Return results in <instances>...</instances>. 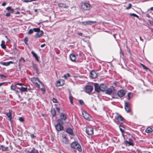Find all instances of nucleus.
Segmentation results:
<instances>
[{
  "mask_svg": "<svg viewBox=\"0 0 153 153\" xmlns=\"http://www.w3.org/2000/svg\"><path fill=\"white\" fill-rule=\"evenodd\" d=\"M143 68L146 70H149V69L145 65L143 66Z\"/></svg>",
  "mask_w": 153,
  "mask_h": 153,
  "instance_id": "52",
  "label": "nucleus"
},
{
  "mask_svg": "<svg viewBox=\"0 0 153 153\" xmlns=\"http://www.w3.org/2000/svg\"><path fill=\"white\" fill-rule=\"evenodd\" d=\"M71 147L74 149H76L79 152L82 151V149L80 144L76 142H72L71 145Z\"/></svg>",
  "mask_w": 153,
  "mask_h": 153,
  "instance_id": "3",
  "label": "nucleus"
},
{
  "mask_svg": "<svg viewBox=\"0 0 153 153\" xmlns=\"http://www.w3.org/2000/svg\"><path fill=\"white\" fill-rule=\"evenodd\" d=\"M79 56H81L82 55H81V53H80L79 54Z\"/></svg>",
  "mask_w": 153,
  "mask_h": 153,
  "instance_id": "64",
  "label": "nucleus"
},
{
  "mask_svg": "<svg viewBox=\"0 0 153 153\" xmlns=\"http://www.w3.org/2000/svg\"><path fill=\"white\" fill-rule=\"evenodd\" d=\"M45 44H42V45H41V48H43V47H45Z\"/></svg>",
  "mask_w": 153,
  "mask_h": 153,
  "instance_id": "58",
  "label": "nucleus"
},
{
  "mask_svg": "<svg viewBox=\"0 0 153 153\" xmlns=\"http://www.w3.org/2000/svg\"><path fill=\"white\" fill-rule=\"evenodd\" d=\"M60 119L58 120H61L62 121L63 120L65 121L66 119V115L64 113H62L60 115Z\"/></svg>",
  "mask_w": 153,
  "mask_h": 153,
  "instance_id": "17",
  "label": "nucleus"
},
{
  "mask_svg": "<svg viewBox=\"0 0 153 153\" xmlns=\"http://www.w3.org/2000/svg\"><path fill=\"white\" fill-rule=\"evenodd\" d=\"M82 8L85 10H88L91 8V6L88 3L84 2L82 4Z\"/></svg>",
  "mask_w": 153,
  "mask_h": 153,
  "instance_id": "7",
  "label": "nucleus"
},
{
  "mask_svg": "<svg viewBox=\"0 0 153 153\" xmlns=\"http://www.w3.org/2000/svg\"><path fill=\"white\" fill-rule=\"evenodd\" d=\"M6 10H8V12L11 13H13L14 12V9L12 8L10 6H9L6 8Z\"/></svg>",
  "mask_w": 153,
  "mask_h": 153,
  "instance_id": "23",
  "label": "nucleus"
},
{
  "mask_svg": "<svg viewBox=\"0 0 153 153\" xmlns=\"http://www.w3.org/2000/svg\"><path fill=\"white\" fill-rule=\"evenodd\" d=\"M1 147L2 148V150L4 151H8L9 148L7 147H5L3 145H1Z\"/></svg>",
  "mask_w": 153,
  "mask_h": 153,
  "instance_id": "31",
  "label": "nucleus"
},
{
  "mask_svg": "<svg viewBox=\"0 0 153 153\" xmlns=\"http://www.w3.org/2000/svg\"><path fill=\"white\" fill-rule=\"evenodd\" d=\"M93 129L91 127H87L86 129V132L87 134L89 135H92L93 133Z\"/></svg>",
  "mask_w": 153,
  "mask_h": 153,
  "instance_id": "8",
  "label": "nucleus"
},
{
  "mask_svg": "<svg viewBox=\"0 0 153 153\" xmlns=\"http://www.w3.org/2000/svg\"><path fill=\"white\" fill-rule=\"evenodd\" d=\"M150 9L151 10H153V7H151L150 8Z\"/></svg>",
  "mask_w": 153,
  "mask_h": 153,
  "instance_id": "63",
  "label": "nucleus"
},
{
  "mask_svg": "<svg viewBox=\"0 0 153 153\" xmlns=\"http://www.w3.org/2000/svg\"><path fill=\"white\" fill-rule=\"evenodd\" d=\"M19 89L21 92H27V88L26 87H21L19 88Z\"/></svg>",
  "mask_w": 153,
  "mask_h": 153,
  "instance_id": "22",
  "label": "nucleus"
},
{
  "mask_svg": "<svg viewBox=\"0 0 153 153\" xmlns=\"http://www.w3.org/2000/svg\"><path fill=\"white\" fill-rule=\"evenodd\" d=\"M70 76V75L69 73H67L66 74L64 75V77L66 79H67L68 77H69Z\"/></svg>",
  "mask_w": 153,
  "mask_h": 153,
  "instance_id": "35",
  "label": "nucleus"
},
{
  "mask_svg": "<svg viewBox=\"0 0 153 153\" xmlns=\"http://www.w3.org/2000/svg\"><path fill=\"white\" fill-rule=\"evenodd\" d=\"M11 89L13 91H16V89L15 88V87L13 85H12L11 86Z\"/></svg>",
  "mask_w": 153,
  "mask_h": 153,
  "instance_id": "46",
  "label": "nucleus"
},
{
  "mask_svg": "<svg viewBox=\"0 0 153 153\" xmlns=\"http://www.w3.org/2000/svg\"><path fill=\"white\" fill-rule=\"evenodd\" d=\"M89 76L92 78L95 79L97 76V74L93 70L90 73Z\"/></svg>",
  "mask_w": 153,
  "mask_h": 153,
  "instance_id": "12",
  "label": "nucleus"
},
{
  "mask_svg": "<svg viewBox=\"0 0 153 153\" xmlns=\"http://www.w3.org/2000/svg\"><path fill=\"white\" fill-rule=\"evenodd\" d=\"M20 12L19 11H17V12L16 13H15L14 14H20Z\"/></svg>",
  "mask_w": 153,
  "mask_h": 153,
  "instance_id": "60",
  "label": "nucleus"
},
{
  "mask_svg": "<svg viewBox=\"0 0 153 153\" xmlns=\"http://www.w3.org/2000/svg\"><path fill=\"white\" fill-rule=\"evenodd\" d=\"M33 31H34L35 32H37L39 31L40 30V29L39 28H34L33 29Z\"/></svg>",
  "mask_w": 153,
  "mask_h": 153,
  "instance_id": "38",
  "label": "nucleus"
},
{
  "mask_svg": "<svg viewBox=\"0 0 153 153\" xmlns=\"http://www.w3.org/2000/svg\"><path fill=\"white\" fill-rule=\"evenodd\" d=\"M153 131L152 129L150 128L149 127L146 128L145 130V132L147 133H149Z\"/></svg>",
  "mask_w": 153,
  "mask_h": 153,
  "instance_id": "32",
  "label": "nucleus"
},
{
  "mask_svg": "<svg viewBox=\"0 0 153 153\" xmlns=\"http://www.w3.org/2000/svg\"><path fill=\"white\" fill-rule=\"evenodd\" d=\"M25 62V60L23 57H21L19 60V65L21 64H22V63H24Z\"/></svg>",
  "mask_w": 153,
  "mask_h": 153,
  "instance_id": "27",
  "label": "nucleus"
},
{
  "mask_svg": "<svg viewBox=\"0 0 153 153\" xmlns=\"http://www.w3.org/2000/svg\"><path fill=\"white\" fill-rule=\"evenodd\" d=\"M0 76L1 79L5 78L6 77V76L3 74H1L0 75Z\"/></svg>",
  "mask_w": 153,
  "mask_h": 153,
  "instance_id": "48",
  "label": "nucleus"
},
{
  "mask_svg": "<svg viewBox=\"0 0 153 153\" xmlns=\"http://www.w3.org/2000/svg\"><path fill=\"white\" fill-rule=\"evenodd\" d=\"M79 102L81 105H83L84 104L83 100H79Z\"/></svg>",
  "mask_w": 153,
  "mask_h": 153,
  "instance_id": "44",
  "label": "nucleus"
},
{
  "mask_svg": "<svg viewBox=\"0 0 153 153\" xmlns=\"http://www.w3.org/2000/svg\"><path fill=\"white\" fill-rule=\"evenodd\" d=\"M31 81L33 83H34L35 82H36V81H38L40 84H42V86H43V83L40 81L39 79L37 77H33L31 78Z\"/></svg>",
  "mask_w": 153,
  "mask_h": 153,
  "instance_id": "11",
  "label": "nucleus"
},
{
  "mask_svg": "<svg viewBox=\"0 0 153 153\" xmlns=\"http://www.w3.org/2000/svg\"><path fill=\"white\" fill-rule=\"evenodd\" d=\"M6 4V3L5 2H4L2 4V6H5Z\"/></svg>",
  "mask_w": 153,
  "mask_h": 153,
  "instance_id": "57",
  "label": "nucleus"
},
{
  "mask_svg": "<svg viewBox=\"0 0 153 153\" xmlns=\"http://www.w3.org/2000/svg\"><path fill=\"white\" fill-rule=\"evenodd\" d=\"M33 68L35 69L36 73H38L39 72V69L37 65L35 64H33Z\"/></svg>",
  "mask_w": 153,
  "mask_h": 153,
  "instance_id": "24",
  "label": "nucleus"
},
{
  "mask_svg": "<svg viewBox=\"0 0 153 153\" xmlns=\"http://www.w3.org/2000/svg\"><path fill=\"white\" fill-rule=\"evenodd\" d=\"M66 131L67 133L71 135L74 134L73 130L70 128H67L66 129Z\"/></svg>",
  "mask_w": 153,
  "mask_h": 153,
  "instance_id": "16",
  "label": "nucleus"
},
{
  "mask_svg": "<svg viewBox=\"0 0 153 153\" xmlns=\"http://www.w3.org/2000/svg\"><path fill=\"white\" fill-rule=\"evenodd\" d=\"M73 97L72 96H70L69 97V98L70 101L71 103L72 104H73Z\"/></svg>",
  "mask_w": 153,
  "mask_h": 153,
  "instance_id": "42",
  "label": "nucleus"
},
{
  "mask_svg": "<svg viewBox=\"0 0 153 153\" xmlns=\"http://www.w3.org/2000/svg\"><path fill=\"white\" fill-rule=\"evenodd\" d=\"M129 15L130 16H133L134 17H136L137 18H139V17L138 15H137L136 14H134V13H131L129 14Z\"/></svg>",
  "mask_w": 153,
  "mask_h": 153,
  "instance_id": "37",
  "label": "nucleus"
},
{
  "mask_svg": "<svg viewBox=\"0 0 153 153\" xmlns=\"http://www.w3.org/2000/svg\"><path fill=\"white\" fill-rule=\"evenodd\" d=\"M128 5H129L126 8V10L129 9L131 8V7L132 5L131 4L129 3V4Z\"/></svg>",
  "mask_w": 153,
  "mask_h": 153,
  "instance_id": "45",
  "label": "nucleus"
},
{
  "mask_svg": "<svg viewBox=\"0 0 153 153\" xmlns=\"http://www.w3.org/2000/svg\"><path fill=\"white\" fill-rule=\"evenodd\" d=\"M62 141L63 143H64L66 144L68 143V139L66 137V135L65 134H63L62 136Z\"/></svg>",
  "mask_w": 153,
  "mask_h": 153,
  "instance_id": "15",
  "label": "nucleus"
},
{
  "mask_svg": "<svg viewBox=\"0 0 153 153\" xmlns=\"http://www.w3.org/2000/svg\"><path fill=\"white\" fill-rule=\"evenodd\" d=\"M33 29H30L29 30V31L28 32V34H31L33 33Z\"/></svg>",
  "mask_w": 153,
  "mask_h": 153,
  "instance_id": "39",
  "label": "nucleus"
},
{
  "mask_svg": "<svg viewBox=\"0 0 153 153\" xmlns=\"http://www.w3.org/2000/svg\"><path fill=\"white\" fill-rule=\"evenodd\" d=\"M22 1L25 2H31L33 1H35V0H22Z\"/></svg>",
  "mask_w": 153,
  "mask_h": 153,
  "instance_id": "41",
  "label": "nucleus"
},
{
  "mask_svg": "<svg viewBox=\"0 0 153 153\" xmlns=\"http://www.w3.org/2000/svg\"><path fill=\"white\" fill-rule=\"evenodd\" d=\"M5 42L2 40L1 41V48L3 49H5L6 48V45L5 44Z\"/></svg>",
  "mask_w": 153,
  "mask_h": 153,
  "instance_id": "28",
  "label": "nucleus"
},
{
  "mask_svg": "<svg viewBox=\"0 0 153 153\" xmlns=\"http://www.w3.org/2000/svg\"><path fill=\"white\" fill-rule=\"evenodd\" d=\"M10 13H9V12H8L7 13H6V15H5V16L7 17H9L10 16Z\"/></svg>",
  "mask_w": 153,
  "mask_h": 153,
  "instance_id": "49",
  "label": "nucleus"
},
{
  "mask_svg": "<svg viewBox=\"0 0 153 153\" xmlns=\"http://www.w3.org/2000/svg\"><path fill=\"white\" fill-rule=\"evenodd\" d=\"M117 115L115 117V118L116 119L117 122L121 124H122L125 122L124 118L120 114L116 113Z\"/></svg>",
  "mask_w": 153,
  "mask_h": 153,
  "instance_id": "4",
  "label": "nucleus"
},
{
  "mask_svg": "<svg viewBox=\"0 0 153 153\" xmlns=\"http://www.w3.org/2000/svg\"><path fill=\"white\" fill-rule=\"evenodd\" d=\"M70 58L71 61L75 62L76 60V57L75 55L73 54H71L70 55Z\"/></svg>",
  "mask_w": 153,
  "mask_h": 153,
  "instance_id": "21",
  "label": "nucleus"
},
{
  "mask_svg": "<svg viewBox=\"0 0 153 153\" xmlns=\"http://www.w3.org/2000/svg\"><path fill=\"white\" fill-rule=\"evenodd\" d=\"M6 114L9 118V120H11L12 119L11 111H10L9 112L6 113Z\"/></svg>",
  "mask_w": 153,
  "mask_h": 153,
  "instance_id": "25",
  "label": "nucleus"
},
{
  "mask_svg": "<svg viewBox=\"0 0 153 153\" xmlns=\"http://www.w3.org/2000/svg\"><path fill=\"white\" fill-rule=\"evenodd\" d=\"M53 102L55 103L57 101L54 98H53Z\"/></svg>",
  "mask_w": 153,
  "mask_h": 153,
  "instance_id": "53",
  "label": "nucleus"
},
{
  "mask_svg": "<svg viewBox=\"0 0 153 153\" xmlns=\"http://www.w3.org/2000/svg\"><path fill=\"white\" fill-rule=\"evenodd\" d=\"M17 85H16V84H15L14 85V86L15 87V89L16 88H17L18 89H19L20 87L17 86Z\"/></svg>",
  "mask_w": 153,
  "mask_h": 153,
  "instance_id": "50",
  "label": "nucleus"
},
{
  "mask_svg": "<svg viewBox=\"0 0 153 153\" xmlns=\"http://www.w3.org/2000/svg\"><path fill=\"white\" fill-rule=\"evenodd\" d=\"M43 32L42 30H40L34 36L35 38H39L40 37L43 35Z\"/></svg>",
  "mask_w": 153,
  "mask_h": 153,
  "instance_id": "14",
  "label": "nucleus"
},
{
  "mask_svg": "<svg viewBox=\"0 0 153 153\" xmlns=\"http://www.w3.org/2000/svg\"><path fill=\"white\" fill-rule=\"evenodd\" d=\"M51 113L53 117L56 116V112L55 109L53 108H52L51 110Z\"/></svg>",
  "mask_w": 153,
  "mask_h": 153,
  "instance_id": "20",
  "label": "nucleus"
},
{
  "mask_svg": "<svg viewBox=\"0 0 153 153\" xmlns=\"http://www.w3.org/2000/svg\"><path fill=\"white\" fill-rule=\"evenodd\" d=\"M19 120L21 122H23L24 121V120L23 118L20 117L19 118Z\"/></svg>",
  "mask_w": 153,
  "mask_h": 153,
  "instance_id": "47",
  "label": "nucleus"
},
{
  "mask_svg": "<svg viewBox=\"0 0 153 153\" xmlns=\"http://www.w3.org/2000/svg\"><path fill=\"white\" fill-rule=\"evenodd\" d=\"M58 6L59 7H64L65 8H67L69 6L68 5H67L63 3H58Z\"/></svg>",
  "mask_w": 153,
  "mask_h": 153,
  "instance_id": "19",
  "label": "nucleus"
},
{
  "mask_svg": "<svg viewBox=\"0 0 153 153\" xmlns=\"http://www.w3.org/2000/svg\"><path fill=\"white\" fill-rule=\"evenodd\" d=\"M120 130L122 132H123L124 131V130L122 128H124L121 126H119Z\"/></svg>",
  "mask_w": 153,
  "mask_h": 153,
  "instance_id": "40",
  "label": "nucleus"
},
{
  "mask_svg": "<svg viewBox=\"0 0 153 153\" xmlns=\"http://www.w3.org/2000/svg\"><path fill=\"white\" fill-rule=\"evenodd\" d=\"M16 85H19L21 86L23 85V84L22 83H18L16 84Z\"/></svg>",
  "mask_w": 153,
  "mask_h": 153,
  "instance_id": "56",
  "label": "nucleus"
},
{
  "mask_svg": "<svg viewBox=\"0 0 153 153\" xmlns=\"http://www.w3.org/2000/svg\"><path fill=\"white\" fill-rule=\"evenodd\" d=\"M78 34L79 35L81 36L82 35V33H78Z\"/></svg>",
  "mask_w": 153,
  "mask_h": 153,
  "instance_id": "59",
  "label": "nucleus"
},
{
  "mask_svg": "<svg viewBox=\"0 0 153 153\" xmlns=\"http://www.w3.org/2000/svg\"><path fill=\"white\" fill-rule=\"evenodd\" d=\"M132 94L131 92H129L127 96L128 97V99H130L131 97L132 96Z\"/></svg>",
  "mask_w": 153,
  "mask_h": 153,
  "instance_id": "34",
  "label": "nucleus"
},
{
  "mask_svg": "<svg viewBox=\"0 0 153 153\" xmlns=\"http://www.w3.org/2000/svg\"><path fill=\"white\" fill-rule=\"evenodd\" d=\"M5 82H3L0 83V86H1L5 84Z\"/></svg>",
  "mask_w": 153,
  "mask_h": 153,
  "instance_id": "54",
  "label": "nucleus"
},
{
  "mask_svg": "<svg viewBox=\"0 0 153 153\" xmlns=\"http://www.w3.org/2000/svg\"><path fill=\"white\" fill-rule=\"evenodd\" d=\"M60 82L59 80H58L56 84V86L57 87H59L60 86H62V85H61L60 84Z\"/></svg>",
  "mask_w": 153,
  "mask_h": 153,
  "instance_id": "36",
  "label": "nucleus"
},
{
  "mask_svg": "<svg viewBox=\"0 0 153 153\" xmlns=\"http://www.w3.org/2000/svg\"><path fill=\"white\" fill-rule=\"evenodd\" d=\"M57 123L55 126V128L58 131H62L63 129V125L64 123L61 120H58L57 121Z\"/></svg>",
  "mask_w": 153,
  "mask_h": 153,
  "instance_id": "2",
  "label": "nucleus"
},
{
  "mask_svg": "<svg viewBox=\"0 0 153 153\" xmlns=\"http://www.w3.org/2000/svg\"><path fill=\"white\" fill-rule=\"evenodd\" d=\"M31 53L33 55V56L35 58L37 61H39V59L38 56L36 54V53L33 51H32L31 52Z\"/></svg>",
  "mask_w": 153,
  "mask_h": 153,
  "instance_id": "26",
  "label": "nucleus"
},
{
  "mask_svg": "<svg viewBox=\"0 0 153 153\" xmlns=\"http://www.w3.org/2000/svg\"><path fill=\"white\" fill-rule=\"evenodd\" d=\"M56 110L58 111V112L59 113H60V108H59L58 107H56Z\"/></svg>",
  "mask_w": 153,
  "mask_h": 153,
  "instance_id": "55",
  "label": "nucleus"
},
{
  "mask_svg": "<svg viewBox=\"0 0 153 153\" xmlns=\"http://www.w3.org/2000/svg\"><path fill=\"white\" fill-rule=\"evenodd\" d=\"M30 136L31 138H33L34 137H35V136L33 134H30Z\"/></svg>",
  "mask_w": 153,
  "mask_h": 153,
  "instance_id": "51",
  "label": "nucleus"
},
{
  "mask_svg": "<svg viewBox=\"0 0 153 153\" xmlns=\"http://www.w3.org/2000/svg\"><path fill=\"white\" fill-rule=\"evenodd\" d=\"M28 41V38L27 37H26L24 39V42L26 45H28V43L27 42Z\"/></svg>",
  "mask_w": 153,
  "mask_h": 153,
  "instance_id": "43",
  "label": "nucleus"
},
{
  "mask_svg": "<svg viewBox=\"0 0 153 153\" xmlns=\"http://www.w3.org/2000/svg\"><path fill=\"white\" fill-rule=\"evenodd\" d=\"M126 93V91L123 90H120L117 92L118 96L120 97H123Z\"/></svg>",
  "mask_w": 153,
  "mask_h": 153,
  "instance_id": "10",
  "label": "nucleus"
},
{
  "mask_svg": "<svg viewBox=\"0 0 153 153\" xmlns=\"http://www.w3.org/2000/svg\"><path fill=\"white\" fill-rule=\"evenodd\" d=\"M140 40L141 41H143V39L141 38V37L140 36Z\"/></svg>",
  "mask_w": 153,
  "mask_h": 153,
  "instance_id": "61",
  "label": "nucleus"
},
{
  "mask_svg": "<svg viewBox=\"0 0 153 153\" xmlns=\"http://www.w3.org/2000/svg\"><path fill=\"white\" fill-rule=\"evenodd\" d=\"M28 152L29 153H39L38 151L34 148H33L30 152L28 151Z\"/></svg>",
  "mask_w": 153,
  "mask_h": 153,
  "instance_id": "29",
  "label": "nucleus"
},
{
  "mask_svg": "<svg viewBox=\"0 0 153 153\" xmlns=\"http://www.w3.org/2000/svg\"><path fill=\"white\" fill-rule=\"evenodd\" d=\"M13 61H10L8 62H0V64L1 65H5L6 66H7L9 65L10 64H13Z\"/></svg>",
  "mask_w": 153,
  "mask_h": 153,
  "instance_id": "18",
  "label": "nucleus"
},
{
  "mask_svg": "<svg viewBox=\"0 0 153 153\" xmlns=\"http://www.w3.org/2000/svg\"><path fill=\"white\" fill-rule=\"evenodd\" d=\"M93 89V87L89 85H87L85 87V91L86 93L89 94L91 93Z\"/></svg>",
  "mask_w": 153,
  "mask_h": 153,
  "instance_id": "5",
  "label": "nucleus"
},
{
  "mask_svg": "<svg viewBox=\"0 0 153 153\" xmlns=\"http://www.w3.org/2000/svg\"><path fill=\"white\" fill-rule=\"evenodd\" d=\"M125 143L126 145L127 144H129V146H134V144L131 141H126L125 142Z\"/></svg>",
  "mask_w": 153,
  "mask_h": 153,
  "instance_id": "33",
  "label": "nucleus"
},
{
  "mask_svg": "<svg viewBox=\"0 0 153 153\" xmlns=\"http://www.w3.org/2000/svg\"><path fill=\"white\" fill-rule=\"evenodd\" d=\"M82 115L84 118L86 120H90V116L88 114L86 111H84L82 112Z\"/></svg>",
  "mask_w": 153,
  "mask_h": 153,
  "instance_id": "9",
  "label": "nucleus"
},
{
  "mask_svg": "<svg viewBox=\"0 0 153 153\" xmlns=\"http://www.w3.org/2000/svg\"><path fill=\"white\" fill-rule=\"evenodd\" d=\"M96 21H88L82 22V24L84 25H91L94 23H96Z\"/></svg>",
  "mask_w": 153,
  "mask_h": 153,
  "instance_id": "13",
  "label": "nucleus"
},
{
  "mask_svg": "<svg viewBox=\"0 0 153 153\" xmlns=\"http://www.w3.org/2000/svg\"><path fill=\"white\" fill-rule=\"evenodd\" d=\"M125 108L127 113L129 112L131 110V105L129 102L125 101Z\"/></svg>",
  "mask_w": 153,
  "mask_h": 153,
  "instance_id": "6",
  "label": "nucleus"
},
{
  "mask_svg": "<svg viewBox=\"0 0 153 153\" xmlns=\"http://www.w3.org/2000/svg\"><path fill=\"white\" fill-rule=\"evenodd\" d=\"M95 91L97 93L100 91H105L106 94L111 95L113 92L112 89L111 88L106 89L107 87L105 84H101L99 85L97 83H94Z\"/></svg>",
  "mask_w": 153,
  "mask_h": 153,
  "instance_id": "1",
  "label": "nucleus"
},
{
  "mask_svg": "<svg viewBox=\"0 0 153 153\" xmlns=\"http://www.w3.org/2000/svg\"><path fill=\"white\" fill-rule=\"evenodd\" d=\"M34 84H35L36 85V87L39 88H40L42 91H45V88L44 87V86H43V87L42 88H40V85L37 83V82H35Z\"/></svg>",
  "mask_w": 153,
  "mask_h": 153,
  "instance_id": "30",
  "label": "nucleus"
},
{
  "mask_svg": "<svg viewBox=\"0 0 153 153\" xmlns=\"http://www.w3.org/2000/svg\"><path fill=\"white\" fill-rule=\"evenodd\" d=\"M120 53L121 54H122V55H123V52H122L121 51H120Z\"/></svg>",
  "mask_w": 153,
  "mask_h": 153,
  "instance_id": "62",
  "label": "nucleus"
}]
</instances>
